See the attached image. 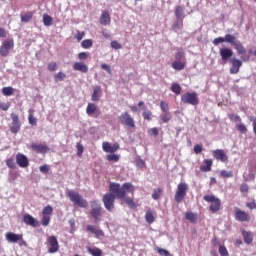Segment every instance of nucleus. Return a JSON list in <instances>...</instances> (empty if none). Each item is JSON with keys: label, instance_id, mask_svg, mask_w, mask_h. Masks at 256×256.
<instances>
[{"label": "nucleus", "instance_id": "f257e3e1", "mask_svg": "<svg viewBox=\"0 0 256 256\" xmlns=\"http://www.w3.org/2000/svg\"><path fill=\"white\" fill-rule=\"evenodd\" d=\"M109 193L104 194L102 202L107 211L115 209V199L123 200L127 197V193L135 191L133 184L126 182L122 186L119 183L111 182L109 185Z\"/></svg>", "mask_w": 256, "mask_h": 256}, {"label": "nucleus", "instance_id": "f03ea898", "mask_svg": "<svg viewBox=\"0 0 256 256\" xmlns=\"http://www.w3.org/2000/svg\"><path fill=\"white\" fill-rule=\"evenodd\" d=\"M203 199L206 203H210L209 211L212 213H219L221 211V199L215 195H205Z\"/></svg>", "mask_w": 256, "mask_h": 256}, {"label": "nucleus", "instance_id": "7ed1b4c3", "mask_svg": "<svg viewBox=\"0 0 256 256\" xmlns=\"http://www.w3.org/2000/svg\"><path fill=\"white\" fill-rule=\"evenodd\" d=\"M91 210L90 215L94 219V223H99L101 221V216L103 215V208L101 207V204H99V201L92 200L90 202Z\"/></svg>", "mask_w": 256, "mask_h": 256}, {"label": "nucleus", "instance_id": "20e7f679", "mask_svg": "<svg viewBox=\"0 0 256 256\" xmlns=\"http://www.w3.org/2000/svg\"><path fill=\"white\" fill-rule=\"evenodd\" d=\"M67 197H69L70 201L77 207H81L82 209L87 208V200H85L81 194L75 191H68Z\"/></svg>", "mask_w": 256, "mask_h": 256}, {"label": "nucleus", "instance_id": "39448f33", "mask_svg": "<svg viewBox=\"0 0 256 256\" xmlns=\"http://www.w3.org/2000/svg\"><path fill=\"white\" fill-rule=\"evenodd\" d=\"M189 189V186L185 182H180L177 185V189L174 195V201L176 203H181L185 197H187V191Z\"/></svg>", "mask_w": 256, "mask_h": 256}, {"label": "nucleus", "instance_id": "423d86ee", "mask_svg": "<svg viewBox=\"0 0 256 256\" xmlns=\"http://www.w3.org/2000/svg\"><path fill=\"white\" fill-rule=\"evenodd\" d=\"M181 102L186 105H199V96L196 92H186L181 96Z\"/></svg>", "mask_w": 256, "mask_h": 256}, {"label": "nucleus", "instance_id": "0eeeda50", "mask_svg": "<svg viewBox=\"0 0 256 256\" xmlns=\"http://www.w3.org/2000/svg\"><path fill=\"white\" fill-rule=\"evenodd\" d=\"M118 121L120 125H124V127H129L130 129H135V120L129 114V112H124L118 117Z\"/></svg>", "mask_w": 256, "mask_h": 256}, {"label": "nucleus", "instance_id": "6e6552de", "mask_svg": "<svg viewBox=\"0 0 256 256\" xmlns=\"http://www.w3.org/2000/svg\"><path fill=\"white\" fill-rule=\"evenodd\" d=\"M13 47H15V42L13 39L5 40L0 47L1 57H7V55H9V51H11Z\"/></svg>", "mask_w": 256, "mask_h": 256}, {"label": "nucleus", "instance_id": "1a4fd4ad", "mask_svg": "<svg viewBox=\"0 0 256 256\" xmlns=\"http://www.w3.org/2000/svg\"><path fill=\"white\" fill-rule=\"evenodd\" d=\"M12 123L10 125V131L14 135H17L21 131V121H19V115L11 113Z\"/></svg>", "mask_w": 256, "mask_h": 256}, {"label": "nucleus", "instance_id": "9d476101", "mask_svg": "<svg viewBox=\"0 0 256 256\" xmlns=\"http://www.w3.org/2000/svg\"><path fill=\"white\" fill-rule=\"evenodd\" d=\"M230 43V45L237 44V38L231 34H226L225 37H218L213 40V45H219V43Z\"/></svg>", "mask_w": 256, "mask_h": 256}, {"label": "nucleus", "instance_id": "9b49d317", "mask_svg": "<svg viewBox=\"0 0 256 256\" xmlns=\"http://www.w3.org/2000/svg\"><path fill=\"white\" fill-rule=\"evenodd\" d=\"M234 217L236 221H240V223H249V221H251V216L249 215V213L241 209H237L235 211Z\"/></svg>", "mask_w": 256, "mask_h": 256}, {"label": "nucleus", "instance_id": "f8f14e48", "mask_svg": "<svg viewBox=\"0 0 256 256\" xmlns=\"http://www.w3.org/2000/svg\"><path fill=\"white\" fill-rule=\"evenodd\" d=\"M234 49H236L238 55H242L241 59L244 62H247L251 59L249 55H245V53H247V50L245 49V46H243L241 42L237 41L236 44H234Z\"/></svg>", "mask_w": 256, "mask_h": 256}, {"label": "nucleus", "instance_id": "ddd939ff", "mask_svg": "<svg viewBox=\"0 0 256 256\" xmlns=\"http://www.w3.org/2000/svg\"><path fill=\"white\" fill-rule=\"evenodd\" d=\"M212 155L214 159H216L217 161H221V163H227V161H229V157L223 149H216L212 151Z\"/></svg>", "mask_w": 256, "mask_h": 256}, {"label": "nucleus", "instance_id": "4468645a", "mask_svg": "<svg viewBox=\"0 0 256 256\" xmlns=\"http://www.w3.org/2000/svg\"><path fill=\"white\" fill-rule=\"evenodd\" d=\"M48 245L50 248L48 249V253H57L59 251V241L57 240V237L50 236L47 239Z\"/></svg>", "mask_w": 256, "mask_h": 256}, {"label": "nucleus", "instance_id": "2eb2a0df", "mask_svg": "<svg viewBox=\"0 0 256 256\" xmlns=\"http://www.w3.org/2000/svg\"><path fill=\"white\" fill-rule=\"evenodd\" d=\"M5 238L8 243H19V241H23V234L8 232L6 233Z\"/></svg>", "mask_w": 256, "mask_h": 256}, {"label": "nucleus", "instance_id": "dca6fc26", "mask_svg": "<svg viewBox=\"0 0 256 256\" xmlns=\"http://www.w3.org/2000/svg\"><path fill=\"white\" fill-rule=\"evenodd\" d=\"M102 149L104 153H115L116 151H119V143L111 145V143L109 142H103Z\"/></svg>", "mask_w": 256, "mask_h": 256}, {"label": "nucleus", "instance_id": "f3484780", "mask_svg": "<svg viewBox=\"0 0 256 256\" xmlns=\"http://www.w3.org/2000/svg\"><path fill=\"white\" fill-rule=\"evenodd\" d=\"M16 163L19 165L22 169H25V167H29V159L27 156H25L22 153H18L16 155Z\"/></svg>", "mask_w": 256, "mask_h": 256}, {"label": "nucleus", "instance_id": "a211bd4d", "mask_svg": "<svg viewBox=\"0 0 256 256\" xmlns=\"http://www.w3.org/2000/svg\"><path fill=\"white\" fill-rule=\"evenodd\" d=\"M23 223L25 225H29L30 227H38L39 221L35 219L31 214H24L23 215Z\"/></svg>", "mask_w": 256, "mask_h": 256}, {"label": "nucleus", "instance_id": "6ab92c4d", "mask_svg": "<svg viewBox=\"0 0 256 256\" xmlns=\"http://www.w3.org/2000/svg\"><path fill=\"white\" fill-rule=\"evenodd\" d=\"M232 67L230 68L231 75H237L239 73V69H241V66L243 65V62L241 60L234 58L231 60Z\"/></svg>", "mask_w": 256, "mask_h": 256}, {"label": "nucleus", "instance_id": "aec40b11", "mask_svg": "<svg viewBox=\"0 0 256 256\" xmlns=\"http://www.w3.org/2000/svg\"><path fill=\"white\" fill-rule=\"evenodd\" d=\"M86 231H89L90 233H93L97 239H101V237H105V232L101 229H96L93 225H87Z\"/></svg>", "mask_w": 256, "mask_h": 256}, {"label": "nucleus", "instance_id": "412c9836", "mask_svg": "<svg viewBox=\"0 0 256 256\" xmlns=\"http://www.w3.org/2000/svg\"><path fill=\"white\" fill-rule=\"evenodd\" d=\"M30 147L33 149V151H36V153H41L42 155H45V153L49 151V147L43 144L32 143Z\"/></svg>", "mask_w": 256, "mask_h": 256}, {"label": "nucleus", "instance_id": "4be33fe9", "mask_svg": "<svg viewBox=\"0 0 256 256\" xmlns=\"http://www.w3.org/2000/svg\"><path fill=\"white\" fill-rule=\"evenodd\" d=\"M74 71H79L80 73H88L89 72V66L83 62H75L73 64Z\"/></svg>", "mask_w": 256, "mask_h": 256}, {"label": "nucleus", "instance_id": "5701e85b", "mask_svg": "<svg viewBox=\"0 0 256 256\" xmlns=\"http://www.w3.org/2000/svg\"><path fill=\"white\" fill-rule=\"evenodd\" d=\"M211 167H213V160L205 159L203 164L200 166V171H202V173H209V171H211Z\"/></svg>", "mask_w": 256, "mask_h": 256}, {"label": "nucleus", "instance_id": "b1692460", "mask_svg": "<svg viewBox=\"0 0 256 256\" xmlns=\"http://www.w3.org/2000/svg\"><path fill=\"white\" fill-rule=\"evenodd\" d=\"M102 93H103V90L99 86H95L93 88L91 101H94L95 103H97V101H99V99H101Z\"/></svg>", "mask_w": 256, "mask_h": 256}, {"label": "nucleus", "instance_id": "393cba45", "mask_svg": "<svg viewBox=\"0 0 256 256\" xmlns=\"http://www.w3.org/2000/svg\"><path fill=\"white\" fill-rule=\"evenodd\" d=\"M220 57L222 61H227L229 57H233V50L229 48H221L220 49Z\"/></svg>", "mask_w": 256, "mask_h": 256}, {"label": "nucleus", "instance_id": "a878e982", "mask_svg": "<svg viewBox=\"0 0 256 256\" xmlns=\"http://www.w3.org/2000/svg\"><path fill=\"white\" fill-rule=\"evenodd\" d=\"M242 237H243L244 243H246V245H251V243H253V233H251L249 231L242 230Z\"/></svg>", "mask_w": 256, "mask_h": 256}, {"label": "nucleus", "instance_id": "bb28decb", "mask_svg": "<svg viewBox=\"0 0 256 256\" xmlns=\"http://www.w3.org/2000/svg\"><path fill=\"white\" fill-rule=\"evenodd\" d=\"M101 25H109L111 23V16H109V12L103 11L100 16Z\"/></svg>", "mask_w": 256, "mask_h": 256}, {"label": "nucleus", "instance_id": "cd10ccee", "mask_svg": "<svg viewBox=\"0 0 256 256\" xmlns=\"http://www.w3.org/2000/svg\"><path fill=\"white\" fill-rule=\"evenodd\" d=\"M145 221L149 225L155 223V214L153 213V211H151V210L146 211V213H145Z\"/></svg>", "mask_w": 256, "mask_h": 256}, {"label": "nucleus", "instance_id": "c85d7f7f", "mask_svg": "<svg viewBox=\"0 0 256 256\" xmlns=\"http://www.w3.org/2000/svg\"><path fill=\"white\" fill-rule=\"evenodd\" d=\"M185 65V62L177 60L172 63V69L175 71H183V69H185Z\"/></svg>", "mask_w": 256, "mask_h": 256}, {"label": "nucleus", "instance_id": "c756f323", "mask_svg": "<svg viewBox=\"0 0 256 256\" xmlns=\"http://www.w3.org/2000/svg\"><path fill=\"white\" fill-rule=\"evenodd\" d=\"M87 251L92 256H103V251L97 247H94V248L87 247Z\"/></svg>", "mask_w": 256, "mask_h": 256}, {"label": "nucleus", "instance_id": "7c9ffc66", "mask_svg": "<svg viewBox=\"0 0 256 256\" xmlns=\"http://www.w3.org/2000/svg\"><path fill=\"white\" fill-rule=\"evenodd\" d=\"M184 13H185V10L183 9L182 6H176L175 8V17L176 19H184L185 16H184Z\"/></svg>", "mask_w": 256, "mask_h": 256}, {"label": "nucleus", "instance_id": "2f4dec72", "mask_svg": "<svg viewBox=\"0 0 256 256\" xmlns=\"http://www.w3.org/2000/svg\"><path fill=\"white\" fill-rule=\"evenodd\" d=\"M185 219H186V221H189L190 223H195L197 221V214H195L193 212H186Z\"/></svg>", "mask_w": 256, "mask_h": 256}, {"label": "nucleus", "instance_id": "473e14b6", "mask_svg": "<svg viewBox=\"0 0 256 256\" xmlns=\"http://www.w3.org/2000/svg\"><path fill=\"white\" fill-rule=\"evenodd\" d=\"M86 113L87 115H93L94 113H97V105L93 103H88Z\"/></svg>", "mask_w": 256, "mask_h": 256}, {"label": "nucleus", "instance_id": "72a5a7b5", "mask_svg": "<svg viewBox=\"0 0 256 256\" xmlns=\"http://www.w3.org/2000/svg\"><path fill=\"white\" fill-rule=\"evenodd\" d=\"M43 24L45 25V27H51V25H53V18L49 16V14H44Z\"/></svg>", "mask_w": 256, "mask_h": 256}, {"label": "nucleus", "instance_id": "f704fd0d", "mask_svg": "<svg viewBox=\"0 0 256 256\" xmlns=\"http://www.w3.org/2000/svg\"><path fill=\"white\" fill-rule=\"evenodd\" d=\"M33 19V13L32 12H27L23 15H21V22L22 23H29Z\"/></svg>", "mask_w": 256, "mask_h": 256}, {"label": "nucleus", "instance_id": "c9c22d12", "mask_svg": "<svg viewBox=\"0 0 256 256\" xmlns=\"http://www.w3.org/2000/svg\"><path fill=\"white\" fill-rule=\"evenodd\" d=\"M170 89L175 95H181V85H179V83H173Z\"/></svg>", "mask_w": 256, "mask_h": 256}, {"label": "nucleus", "instance_id": "e433bc0d", "mask_svg": "<svg viewBox=\"0 0 256 256\" xmlns=\"http://www.w3.org/2000/svg\"><path fill=\"white\" fill-rule=\"evenodd\" d=\"M81 47L83 49H91L93 47V40L92 39H86L81 42Z\"/></svg>", "mask_w": 256, "mask_h": 256}, {"label": "nucleus", "instance_id": "4c0bfd02", "mask_svg": "<svg viewBox=\"0 0 256 256\" xmlns=\"http://www.w3.org/2000/svg\"><path fill=\"white\" fill-rule=\"evenodd\" d=\"M28 123L32 126L37 125V118H35V116L33 115L32 109L29 110Z\"/></svg>", "mask_w": 256, "mask_h": 256}, {"label": "nucleus", "instance_id": "58836bf2", "mask_svg": "<svg viewBox=\"0 0 256 256\" xmlns=\"http://www.w3.org/2000/svg\"><path fill=\"white\" fill-rule=\"evenodd\" d=\"M160 119L163 123H169L171 121V113L163 112V114L160 116Z\"/></svg>", "mask_w": 256, "mask_h": 256}, {"label": "nucleus", "instance_id": "ea45409f", "mask_svg": "<svg viewBox=\"0 0 256 256\" xmlns=\"http://www.w3.org/2000/svg\"><path fill=\"white\" fill-rule=\"evenodd\" d=\"M220 177H222V179H230L233 177V171L221 170Z\"/></svg>", "mask_w": 256, "mask_h": 256}, {"label": "nucleus", "instance_id": "a19ab883", "mask_svg": "<svg viewBox=\"0 0 256 256\" xmlns=\"http://www.w3.org/2000/svg\"><path fill=\"white\" fill-rule=\"evenodd\" d=\"M161 193H163V189L161 188L154 189L152 193V199H154V201L159 200V197H161Z\"/></svg>", "mask_w": 256, "mask_h": 256}, {"label": "nucleus", "instance_id": "79ce46f5", "mask_svg": "<svg viewBox=\"0 0 256 256\" xmlns=\"http://www.w3.org/2000/svg\"><path fill=\"white\" fill-rule=\"evenodd\" d=\"M172 29L177 31V29H183V19H177L176 22L173 23Z\"/></svg>", "mask_w": 256, "mask_h": 256}, {"label": "nucleus", "instance_id": "37998d69", "mask_svg": "<svg viewBox=\"0 0 256 256\" xmlns=\"http://www.w3.org/2000/svg\"><path fill=\"white\" fill-rule=\"evenodd\" d=\"M65 77H67V75L65 73L58 72L56 75H54L55 83H59V81H64Z\"/></svg>", "mask_w": 256, "mask_h": 256}, {"label": "nucleus", "instance_id": "c03bdc74", "mask_svg": "<svg viewBox=\"0 0 256 256\" xmlns=\"http://www.w3.org/2000/svg\"><path fill=\"white\" fill-rule=\"evenodd\" d=\"M13 87H4L2 88V93L3 95H5L6 97H11V95H13Z\"/></svg>", "mask_w": 256, "mask_h": 256}, {"label": "nucleus", "instance_id": "a18cd8bd", "mask_svg": "<svg viewBox=\"0 0 256 256\" xmlns=\"http://www.w3.org/2000/svg\"><path fill=\"white\" fill-rule=\"evenodd\" d=\"M19 177V172L17 171H10L9 172V181L10 183H13V181H17Z\"/></svg>", "mask_w": 256, "mask_h": 256}, {"label": "nucleus", "instance_id": "49530a36", "mask_svg": "<svg viewBox=\"0 0 256 256\" xmlns=\"http://www.w3.org/2000/svg\"><path fill=\"white\" fill-rule=\"evenodd\" d=\"M42 214L49 217L53 214V207H51L50 205L44 207L42 210Z\"/></svg>", "mask_w": 256, "mask_h": 256}, {"label": "nucleus", "instance_id": "de8ad7c7", "mask_svg": "<svg viewBox=\"0 0 256 256\" xmlns=\"http://www.w3.org/2000/svg\"><path fill=\"white\" fill-rule=\"evenodd\" d=\"M107 161H113L114 163H117L119 161V155L117 154H108L106 155Z\"/></svg>", "mask_w": 256, "mask_h": 256}, {"label": "nucleus", "instance_id": "09e8293b", "mask_svg": "<svg viewBox=\"0 0 256 256\" xmlns=\"http://www.w3.org/2000/svg\"><path fill=\"white\" fill-rule=\"evenodd\" d=\"M160 109L163 113H169V104L165 101L160 102Z\"/></svg>", "mask_w": 256, "mask_h": 256}, {"label": "nucleus", "instance_id": "8fccbe9b", "mask_svg": "<svg viewBox=\"0 0 256 256\" xmlns=\"http://www.w3.org/2000/svg\"><path fill=\"white\" fill-rule=\"evenodd\" d=\"M124 201L126 204H128L130 209H135V207H137V204H135V201H133L132 198H124Z\"/></svg>", "mask_w": 256, "mask_h": 256}, {"label": "nucleus", "instance_id": "3c124183", "mask_svg": "<svg viewBox=\"0 0 256 256\" xmlns=\"http://www.w3.org/2000/svg\"><path fill=\"white\" fill-rule=\"evenodd\" d=\"M76 147H77V156L83 157V151H84L83 145L80 142H77Z\"/></svg>", "mask_w": 256, "mask_h": 256}, {"label": "nucleus", "instance_id": "603ef678", "mask_svg": "<svg viewBox=\"0 0 256 256\" xmlns=\"http://www.w3.org/2000/svg\"><path fill=\"white\" fill-rule=\"evenodd\" d=\"M50 222H51V216L43 215L42 220H41V224L43 225V227H47Z\"/></svg>", "mask_w": 256, "mask_h": 256}, {"label": "nucleus", "instance_id": "864d4df0", "mask_svg": "<svg viewBox=\"0 0 256 256\" xmlns=\"http://www.w3.org/2000/svg\"><path fill=\"white\" fill-rule=\"evenodd\" d=\"M230 121H234L235 123H240L241 121V116L237 115V114H229L228 115Z\"/></svg>", "mask_w": 256, "mask_h": 256}, {"label": "nucleus", "instance_id": "5fc2aeb1", "mask_svg": "<svg viewBox=\"0 0 256 256\" xmlns=\"http://www.w3.org/2000/svg\"><path fill=\"white\" fill-rule=\"evenodd\" d=\"M236 129L239 131V133H247V126H245L243 123L237 124Z\"/></svg>", "mask_w": 256, "mask_h": 256}, {"label": "nucleus", "instance_id": "6e6d98bb", "mask_svg": "<svg viewBox=\"0 0 256 256\" xmlns=\"http://www.w3.org/2000/svg\"><path fill=\"white\" fill-rule=\"evenodd\" d=\"M148 135H151L152 137H157L159 135V128L157 127L150 128L148 130Z\"/></svg>", "mask_w": 256, "mask_h": 256}, {"label": "nucleus", "instance_id": "4d7b16f0", "mask_svg": "<svg viewBox=\"0 0 256 256\" xmlns=\"http://www.w3.org/2000/svg\"><path fill=\"white\" fill-rule=\"evenodd\" d=\"M218 253L221 256H229V251H227V248L225 246H220L218 249Z\"/></svg>", "mask_w": 256, "mask_h": 256}, {"label": "nucleus", "instance_id": "13d9d810", "mask_svg": "<svg viewBox=\"0 0 256 256\" xmlns=\"http://www.w3.org/2000/svg\"><path fill=\"white\" fill-rule=\"evenodd\" d=\"M59 65L57 64V62H50L48 63V71H57Z\"/></svg>", "mask_w": 256, "mask_h": 256}, {"label": "nucleus", "instance_id": "bf43d9fd", "mask_svg": "<svg viewBox=\"0 0 256 256\" xmlns=\"http://www.w3.org/2000/svg\"><path fill=\"white\" fill-rule=\"evenodd\" d=\"M6 165L9 169H15L16 165H15V160L13 158H8L6 160Z\"/></svg>", "mask_w": 256, "mask_h": 256}, {"label": "nucleus", "instance_id": "052dcab7", "mask_svg": "<svg viewBox=\"0 0 256 256\" xmlns=\"http://www.w3.org/2000/svg\"><path fill=\"white\" fill-rule=\"evenodd\" d=\"M151 115L152 113L149 110H144L142 113V117H144L146 121H151Z\"/></svg>", "mask_w": 256, "mask_h": 256}, {"label": "nucleus", "instance_id": "680f3d73", "mask_svg": "<svg viewBox=\"0 0 256 256\" xmlns=\"http://www.w3.org/2000/svg\"><path fill=\"white\" fill-rule=\"evenodd\" d=\"M156 251L158 254H160L161 256H169V251L163 249V248H160V247H157L156 248Z\"/></svg>", "mask_w": 256, "mask_h": 256}, {"label": "nucleus", "instance_id": "e2e57ef3", "mask_svg": "<svg viewBox=\"0 0 256 256\" xmlns=\"http://www.w3.org/2000/svg\"><path fill=\"white\" fill-rule=\"evenodd\" d=\"M183 57H185L184 51L179 50L178 52H176V54H175L176 61H181V59H183Z\"/></svg>", "mask_w": 256, "mask_h": 256}, {"label": "nucleus", "instance_id": "0e129e2a", "mask_svg": "<svg viewBox=\"0 0 256 256\" xmlns=\"http://www.w3.org/2000/svg\"><path fill=\"white\" fill-rule=\"evenodd\" d=\"M246 207L253 211V209H256V201L253 199L251 202L246 203Z\"/></svg>", "mask_w": 256, "mask_h": 256}, {"label": "nucleus", "instance_id": "69168bd1", "mask_svg": "<svg viewBox=\"0 0 256 256\" xmlns=\"http://www.w3.org/2000/svg\"><path fill=\"white\" fill-rule=\"evenodd\" d=\"M83 37H85V32L84 31H77L76 35H75V39H77V41H82Z\"/></svg>", "mask_w": 256, "mask_h": 256}, {"label": "nucleus", "instance_id": "338daca9", "mask_svg": "<svg viewBox=\"0 0 256 256\" xmlns=\"http://www.w3.org/2000/svg\"><path fill=\"white\" fill-rule=\"evenodd\" d=\"M39 171H40L41 173H44V174L49 173V165L44 164V165L40 166V167H39Z\"/></svg>", "mask_w": 256, "mask_h": 256}, {"label": "nucleus", "instance_id": "774afa93", "mask_svg": "<svg viewBox=\"0 0 256 256\" xmlns=\"http://www.w3.org/2000/svg\"><path fill=\"white\" fill-rule=\"evenodd\" d=\"M110 45H111L112 49H122V47H123L116 40H113Z\"/></svg>", "mask_w": 256, "mask_h": 256}]
</instances>
